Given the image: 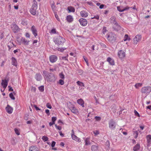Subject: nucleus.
<instances>
[{"label":"nucleus","mask_w":151,"mask_h":151,"mask_svg":"<svg viewBox=\"0 0 151 151\" xmlns=\"http://www.w3.org/2000/svg\"><path fill=\"white\" fill-rule=\"evenodd\" d=\"M134 113L135 116H137L139 117V114L136 111L134 110Z\"/></svg>","instance_id":"6e6d98bb"},{"label":"nucleus","mask_w":151,"mask_h":151,"mask_svg":"<svg viewBox=\"0 0 151 151\" xmlns=\"http://www.w3.org/2000/svg\"><path fill=\"white\" fill-rule=\"evenodd\" d=\"M65 41V39L60 36H58L54 40L55 44L58 45L63 44Z\"/></svg>","instance_id":"f03ea898"},{"label":"nucleus","mask_w":151,"mask_h":151,"mask_svg":"<svg viewBox=\"0 0 151 151\" xmlns=\"http://www.w3.org/2000/svg\"><path fill=\"white\" fill-rule=\"evenodd\" d=\"M34 107L37 110H40V109L38 107H37L36 105L34 106Z\"/></svg>","instance_id":"69168bd1"},{"label":"nucleus","mask_w":151,"mask_h":151,"mask_svg":"<svg viewBox=\"0 0 151 151\" xmlns=\"http://www.w3.org/2000/svg\"><path fill=\"white\" fill-rule=\"evenodd\" d=\"M110 22L113 25H114L117 23L116 21V17L114 16H112L110 19Z\"/></svg>","instance_id":"f3484780"},{"label":"nucleus","mask_w":151,"mask_h":151,"mask_svg":"<svg viewBox=\"0 0 151 151\" xmlns=\"http://www.w3.org/2000/svg\"><path fill=\"white\" fill-rule=\"evenodd\" d=\"M48 78V81L51 82L55 80V77L53 74L51 73H48L46 76Z\"/></svg>","instance_id":"9d476101"},{"label":"nucleus","mask_w":151,"mask_h":151,"mask_svg":"<svg viewBox=\"0 0 151 151\" xmlns=\"http://www.w3.org/2000/svg\"><path fill=\"white\" fill-rule=\"evenodd\" d=\"M12 65L15 66H17V62L15 58L12 57L11 58Z\"/></svg>","instance_id":"6ab92c4d"},{"label":"nucleus","mask_w":151,"mask_h":151,"mask_svg":"<svg viewBox=\"0 0 151 151\" xmlns=\"http://www.w3.org/2000/svg\"><path fill=\"white\" fill-rule=\"evenodd\" d=\"M66 19L68 22H70L73 20V18L71 16L69 15L67 17Z\"/></svg>","instance_id":"c756f323"},{"label":"nucleus","mask_w":151,"mask_h":151,"mask_svg":"<svg viewBox=\"0 0 151 151\" xmlns=\"http://www.w3.org/2000/svg\"><path fill=\"white\" fill-rule=\"evenodd\" d=\"M46 106L49 109H51L52 108L51 105L49 103H47L46 104Z\"/></svg>","instance_id":"8fccbe9b"},{"label":"nucleus","mask_w":151,"mask_h":151,"mask_svg":"<svg viewBox=\"0 0 151 151\" xmlns=\"http://www.w3.org/2000/svg\"><path fill=\"white\" fill-rule=\"evenodd\" d=\"M1 84L3 86L4 90L8 85V82L6 80H2Z\"/></svg>","instance_id":"2eb2a0df"},{"label":"nucleus","mask_w":151,"mask_h":151,"mask_svg":"<svg viewBox=\"0 0 151 151\" xmlns=\"http://www.w3.org/2000/svg\"><path fill=\"white\" fill-rule=\"evenodd\" d=\"M91 148L92 151H96L98 149V147L96 145H93L92 146Z\"/></svg>","instance_id":"2f4dec72"},{"label":"nucleus","mask_w":151,"mask_h":151,"mask_svg":"<svg viewBox=\"0 0 151 151\" xmlns=\"http://www.w3.org/2000/svg\"><path fill=\"white\" fill-rule=\"evenodd\" d=\"M151 91V88L150 86H145L142 88L141 92L142 93L148 95Z\"/></svg>","instance_id":"7ed1b4c3"},{"label":"nucleus","mask_w":151,"mask_h":151,"mask_svg":"<svg viewBox=\"0 0 151 151\" xmlns=\"http://www.w3.org/2000/svg\"><path fill=\"white\" fill-rule=\"evenodd\" d=\"M128 8H127V7H125L124 9H122L119 6H117V10L120 12H123L124 11H125L127 10Z\"/></svg>","instance_id":"7c9ffc66"},{"label":"nucleus","mask_w":151,"mask_h":151,"mask_svg":"<svg viewBox=\"0 0 151 151\" xmlns=\"http://www.w3.org/2000/svg\"><path fill=\"white\" fill-rule=\"evenodd\" d=\"M81 16L83 17H86L88 16V13L85 11H82L80 12Z\"/></svg>","instance_id":"b1692460"},{"label":"nucleus","mask_w":151,"mask_h":151,"mask_svg":"<svg viewBox=\"0 0 151 151\" xmlns=\"http://www.w3.org/2000/svg\"><path fill=\"white\" fill-rule=\"evenodd\" d=\"M14 131L16 134H17L18 135H19L20 134L19 132V131L17 129H15Z\"/></svg>","instance_id":"a18cd8bd"},{"label":"nucleus","mask_w":151,"mask_h":151,"mask_svg":"<svg viewBox=\"0 0 151 151\" xmlns=\"http://www.w3.org/2000/svg\"><path fill=\"white\" fill-rule=\"evenodd\" d=\"M57 118L55 117H52V122L54 123L55 124V122Z\"/></svg>","instance_id":"09e8293b"},{"label":"nucleus","mask_w":151,"mask_h":151,"mask_svg":"<svg viewBox=\"0 0 151 151\" xmlns=\"http://www.w3.org/2000/svg\"><path fill=\"white\" fill-rule=\"evenodd\" d=\"M57 57L55 55H51L49 57L50 61L52 63L55 62L57 60Z\"/></svg>","instance_id":"f8f14e48"},{"label":"nucleus","mask_w":151,"mask_h":151,"mask_svg":"<svg viewBox=\"0 0 151 151\" xmlns=\"http://www.w3.org/2000/svg\"><path fill=\"white\" fill-rule=\"evenodd\" d=\"M77 103L82 107H84V101L83 100L81 99H78L77 101Z\"/></svg>","instance_id":"5701e85b"},{"label":"nucleus","mask_w":151,"mask_h":151,"mask_svg":"<svg viewBox=\"0 0 151 151\" xmlns=\"http://www.w3.org/2000/svg\"><path fill=\"white\" fill-rule=\"evenodd\" d=\"M138 132L137 131H136L134 132V134L135 135L134 138L136 139L138 137Z\"/></svg>","instance_id":"c9c22d12"},{"label":"nucleus","mask_w":151,"mask_h":151,"mask_svg":"<svg viewBox=\"0 0 151 151\" xmlns=\"http://www.w3.org/2000/svg\"><path fill=\"white\" fill-rule=\"evenodd\" d=\"M107 61L111 65H114V60L110 57H108L107 58Z\"/></svg>","instance_id":"412c9836"},{"label":"nucleus","mask_w":151,"mask_h":151,"mask_svg":"<svg viewBox=\"0 0 151 151\" xmlns=\"http://www.w3.org/2000/svg\"><path fill=\"white\" fill-rule=\"evenodd\" d=\"M42 139L44 142H46L48 140V138L46 136H43L42 138Z\"/></svg>","instance_id":"f704fd0d"},{"label":"nucleus","mask_w":151,"mask_h":151,"mask_svg":"<svg viewBox=\"0 0 151 151\" xmlns=\"http://www.w3.org/2000/svg\"><path fill=\"white\" fill-rule=\"evenodd\" d=\"M59 133L60 134V135L62 137L64 136V134H63L61 131H60L59 132Z\"/></svg>","instance_id":"774afa93"},{"label":"nucleus","mask_w":151,"mask_h":151,"mask_svg":"<svg viewBox=\"0 0 151 151\" xmlns=\"http://www.w3.org/2000/svg\"><path fill=\"white\" fill-rule=\"evenodd\" d=\"M22 24L24 25H25L27 24V22L25 20H23L22 22Z\"/></svg>","instance_id":"c03bdc74"},{"label":"nucleus","mask_w":151,"mask_h":151,"mask_svg":"<svg viewBox=\"0 0 151 151\" xmlns=\"http://www.w3.org/2000/svg\"><path fill=\"white\" fill-rule=\"evenodd\" d=\"M8 87L9 88V91H13V89L12 88V87H11L9 86H8Z\"/></svg>","instance_id":"0e129e2a"},{"label":"nucleus","mask_w":151,"mask_h":151,"mask_svg":"<svg viewBox=\"0 0 151 151\" xmlns=\"http://www.w3.org/2000/svg\"><path fill=\"white\" fill-rule=\"evenodd\" d=\"M55 123H53V122H50L49 123V125L50 126H52L53 124H54Z\"/></svg>","instance_id":"338daca9"},{"label":"nucleus","mask_w":151,"mask_h":151,"mask_svg":"<svg viewBox=\"0 0 151 151\" xmlns=\"http://www.w3.org/2000/svg\"><path fill=\"white\" fill-rule=\"evenodd\" d=\"M6 109L7 112L9 114H11L13 111L12 108L9 105H7L6 108Z\"/></svg>","instance_id":"dca6fc26"},{"label":"nucleus","mask_w":151,"mask_h":151,"mask_svg":"<svg viewBox=\"0 0 151 151\" xmlns=\"http://www.w3.org/2000/svg\"><path fill=\"white\" fill-rule=\"evenodd\" d=\"M69 109L73 113L76 114L78 113V109L73 105L72 104L71 106L69 107Z\"/></svg>","instance_id":"9b49d317"},{"label":"nucleus","mask_w":151,"mask_h":151,"mask_svg":"<svg viewBox=\"0 0 151 151\" xmlns=\"http://www.w3.org/2000/svg\"><path fill=\"white\" fill-rule=\"evenodd\" d=\"M99 16L98 15H96L95 16H94V17H91V19H96L98 20L99 19Z\"/></svg>","instance_id":"5fc2aeb1"},{"label":"nucleus","mask_w":151,"mask_h":151,"mask_svg":"<svg viewBox=\"0 0 151 151\" xmlns=\"http://www.w3.org/2000/svg\"><path fill=\"white\" fill-rule=\"evenodd\" d=\"M118 55L119 58H123L125 57V53L124 50H120L118 52Z\"/></svg>","instance_id":"ddd939ff"},{"label":"nucleus","mask_w":151,"mask_h":151,"mask_svg":"<svg viewBox=\"0 0 151 151\" xmlns=\"http://www.w3.org/2000/svg\"><path fill=\"white\" fill-rule=\"evenodd\" d=\"M11 27L13 32L14 33H17L19 31V27L15 24H12Z\"/></svg>","instance_id":"1a4fd4ad"},{"label":"nucleus","mask_w":151,"mask_h":151,"mask_svg":"<svg viewBox=\"0 0 151 151\" xmlns=\"http://www.w3.org/2000/svg\"><path fill=\"white\" fill-rule=\"evenodd\" d=\"M31 30L34 36L35 37H36L37 35V31L34 26H33L32 27Z\"/></svg>","instance_id":"4468645a"},{"label":"nucleus","mask_w":151,"mask_h":151,"mask_svg":"<svg viewBox=\"0 0 151 151\" xmlns=\"http://www.w3.org/2000/svg\"><path fill=\"white\" fill-rule=\"evenodd\" d=\"M76 83L77 84V85L78 86L85 87V86L84 83L81 81H78L76 82Z\"/></svg>","instance_id":"473e14b6"},{"label":"nucleus","mask_w":151,"mask_h":151,"mask_svg":"<svg viewBox=\"0 0 151 151\" xmlns=\"http://www.w3.org/2000/svg\"><path fill=\"white\" fill-rule=\"evenodd\" d=\"M107 71L108 74L110 75L113 74L114 72L115 71V70H108Z\"/></svg>","instance_id":"72a5a7b5"},{"label":"nucleus","mask_w":151,"mask_h":151,"mask_svg":"<svg viewBox=\"0 0 151 151\" xmlns=\"http://www.w3.org/2000/svg\"><path fill=\"white\" fill-rule=\"evenodd\" d=\"M67 9L69 12H74L75 11V9L74 8L71 6H69L68 7Z\"/></svg>","instance_id":"c85d7f7f"},{"label":"nucleus","mask_w":151,"mask_h":151,"mask_svg":"<svg viewBox=\"0 0 151 151\" xmlns=\"http://www.w3.org/2000/svg\"><path fill=\"white\" fill-rule=\"evenodd\" d=\"M72 133L71 134V137L73 139L78 142H81V139L80 138L77 137L76 136L74 135L73 130H72Z\"/></svg>","instance_id":"6e6552de"},{"label":"nucleus","mask_w":151,"mask_h":151,"mask_svg":"<svg viewBox=\"0 0 151 151\" xmlns=\"http://www.w3.org/2000/svg\"><path fill=\"white\" fill-rule=\"evenodd\" d=\"M59 76L60 77L61 79H64V75L62 73H60L59 74Z\"/></svg>","instance_id":"864d4df0"},{"label":"nucleus","mask_w":151,"mask_h":151,"mask_svg":"<svg viewBox=\"0 0 151 151\" xmlns=\"http://www.w3.org/2000/svg\"><path fill=\"white\" fill-rule=\"evenodd\" d=\"M146 139H147V145H150L151 143V135L149 134L146 136Z\"/></svg>","instance_id":"aec40b11"},{"label":"nucleus","mask_w":151,"mask_h":151,"mask_svg":"<svg viewBox=\"0 0 151 151\" xmlns=\"http://www.w3.org/2000/svg\"><path fill=\"white\" fill-rule=\"evenodd\" d=\"M59 83L61 85H62L64 84V81L62 79H60L59 81Z\"/></svg>","instance_id":"37998d69"},{"label":"nucleus","mask_w":151,"mask_h":151,"mask_svg":"<svg viewBox=\"0 0 151 151\" xmlns=\"http://www.w3.org/2000/svg\"><path fill=\"white\" fill-rule=\"evenodd\" d=\"M142 84L141 83H137L135 85V87L136 88H138L139 87L141 86Z\"/></svg>","instance_id":"4c0bfd02"},{"label":"nucleus","mask_w":151,"mask_h":151,"mask_svg":"<svg viewBox=\"0 0 151 151\" xmlns=\"http://www.w3.org/2000/svg\"><path fill=\"white\" fill-rule=\"evenodd\" d=\"M55 127L57 129L59 130H61V129H62L61 127H60V126H57V125L56 124H55Z\"/></svg>","instance_id":"603ef678"},{"label":"nucleus","mask_w":151,"mask_h":151,"mask_svg":"<svg viewBox=\"0 0 151 151\" xmlns=\"http://www.w3.org/2000/svg\"><path fill=\"white\" fill-rule=\"evenodd\" d=\"M50 32L51 34H55L56 33V30L54 28L52 29Z\"/></svg>","instance_id":"58836bf2"},{"label":"nucleus","mask_w":151,"mask_h":151,"mask_svg":"<svg viewBox=\"0 0 151 151\" xmlns=\"http://www.w3.org/2000/svg\"><path fill=\"white\" fill-rule=\"evenodd\" d=\"M109 127L111 129H115L116 126V123L113 119H111L109 122Z\"/></svg>","instance_id":"39448f33"},{"label":"nucleus","mask_w":151,"mask_h":151,"mask_svg":"<svg viewBox=\"0 0 151 151\" xmlns=\"http://www.w3.org/2000/svg\"><path fill=\"white\" fill-rule=\"evenodd\" d=\"M61 59L63 60H66L67 61H68V59L67 58V57H61Z\"/></svg>","instance_id":"4d7b16f0"},{"label":"nucleus","mask_w":151,"mask_h":151,"mask_svg":"<svg viewBox=\"0 0 151 151\" xmlns=\"http://www.w3.org/2000/svg\"><path fill=\"white\" fill-rule=\"evenodd\" d=\"M37 3L35 0H33V5L30 9V12L33 15H37L38 14V12L36 11L37 8Z\"/></svg>","instance_id":"f257e3e1"},{"label":"nucleus","mask_w":151,"mask_h":151,"mask_svg":"<svg viewBox=\"0 0 151 151\" xmlns=\"http://www.w3.org/2000/svg\"><path fill=\"white\" fill-rule=\"evenodd\" d=\"M9 96L11 99L14 100L15 99V98L14 96L13 95L12 93H10L9 94Z\"/></svg>","instance_id":"79ce46f5"},{"label":"nucleus","mask_w":151,"mask_h":151,"mask_svg":"<svg viewBox=\"0 0 151 151\" xmlns=\"http://www.w3.org/2000/svg\"><path fill=\"white\" fill-rule=\"evenodd\" d=\"M140 148V146L139 144H137L134 147L133 150L134 151H137Z\"/></svg>","instance_id":"cd10ccee"},{"label":"nucleus","mask_w":151,"mask_h":151,"mask_svg":"<svg viewBox=\"0 0 151 151\" xmlns=\"http://www.w3.org/2000/svg\"><path fill=\"white\" fill-rule=\"evenodd\" d=\"M45 112L47 114V115H49L50 114V111L49 110L47 109H45Z\"/></svg>","instance_id":"13d9d810"},{"label":"nucleus","mask_w":151,"mask_h":151,"mask_svg":"<svg viewBox=\"0 0 151 151\" xmlns=\"http://www.w3.org/2000/svg\"><path fill=\"white\" fill-rule=\"evenodd\" d=\"M106 31V27H104L102 29V32L104 34H105Z\"/></svg>","instance_id":"49530a36"},{"label":"nucleus","mask_w":151,"mask_h":151,"mask_svg":"<svg viewBox=\"0 0 151 151\" xmlns=\"http://www.w3.org/2000/svg\"><path fill=\"white\" fill-rule=\"evenodd\" d=\"M93 133L95 134V136H96L99 134V132L98 130H95L93 132Z\"/></svg>","instance_id":"3c124183"},{"label":"nucleus","mask_w":151,"mask_h":151,"mask_svg":"<svg viewBox=\"0 0 151 151\" xmlns=\"http://www.w3.org/2000/svg\"><path fill=\"white\" fill-rule=\"evenodd\" d=\"M59 49H60V50L61 51V52H63V51L64 50H65L66 49V48H65L64 47H62V48H59Z\"/></svg>","instance_id":"e2e57ef3"},{"label":"nucleus","mask_w":151,"mask_h":151,"mask_svg":"<svg viewBox=\"0 0 151 151\" xmlns=\"http://www.w3.org/2000/svg\"><path fill=\"white\" fill-rule=\"evenodd\" d=\"M81 25L83 26H85L87 24V20L83 18H81L79 20Z\"/></svg>","instance_id":"0eeeda50"},{"label":"nucleus","mask_w":151,"mask_h":151,"mask_svg":"<svg viewBox=\"0 0 151 151\" xmlns=\"http://www.w3.org/2000/svg\"><path fill=\"white\" fill-rule=\"evenodd\" d=\"M29 151H38L37 147L32 146L29 148Z\"/></svg>","instance_id":"bb28decb"},{"label":"nucleus","mask_w":151,"mask_h":151,"mask_svg":"<svg viewBox=\"0 0 151 151\" xmlns=\"http://www.w3.org/2000/svg\"><path fill=\"white\" fill-rule=\"evenodd\" d=\"M42 77L40 73L37 74L35 76V78L37 81H40L42 79Z\"/></svg>","instance_id":"a878e982"},{"label":"nucleus","mask_w":151,"mask_h":151,"mask_svg":"<svg viewBox=\"0 0 151 151\" xmlns=\"http://www.w3.org/2000/svg\"><path fill=\"white\" fill-rule=\"evenodd\" d=\"M107 38L108 40L112 42L114 41L116 39V35L114 33L112 32H110L107 35Z\"/></svg>","instance_id":"20e7f679"},{"label":"nucleus","mask_w":151,"mask_h":151,"mask_svg":"<svg viewBox=\"0 0 151 151\" xmlns=\"http://www.w3.org/2000/svg\"><path fill=\"white\" fill-rule=\"evenodd\" d=\"M39 90L41 92H43L44 91V86H41L38 87Z\"/></svg>","instance_id":"ea45409f"},{"label":"nucleus","mask_w":151,"mask_h":151,"mask_svg":"<svg viewBox=\"0 0 151 151\" xmlns=\"http://www.w3.org/2000/svg\"><path fill=\"white\" fill-rule=\"evenodd\" d=\"M142 39L141 35H136L134 38L133 43L134 44L137 45L138 42H139Z\"/></svg>","instance_id":"423d86ee"},{"label":"nucleus","mask_w":151,"mask_h":151,"mask_svg":"<svg viewBox=\"0 0 151 151\" xmlns=\"http://www.w3.org/2000/svg\"><path fill=\"white\" fill-rule=\"evenodd\" d=\"M130 40V38L128 37V35H125L124 37V41L127 40Z\"/></svg>","instance_id":"a19ab883"},{"label":"nucleus","mask_w":151,"mask_h":151,"mask_svg":"<svg viewBox=\"0 0 151 151\" xmlns=\"http://www.w3.org/2000/svg\"><path fill=\"white\" fill-rule=\"evenodd\" d=\"M55 17L57 19L58 21H60V19L59 18L58 15L57 14H55Z\"/></svg>","instance_id":"680f3d73"},{"label":"nucleus","mask_w":151,"mask_h":151,"mask_svg":"<svg viewBox=\"0 0 151 151\" xmlns=\"http://www.w3.org/2000/svg\"><path fill=\"white\" fill-rule=\"evenodd\" d=\"M121 28V27L117 23L115 24H114L113 26V28L115 29V30L117 31L120 29Z\"/></svg>","instance_id":"393cba45"},{"label":"nucleus","mask_w":151,"mask_h":151,"mask_svg":"<svg viewBox=\"0 0 151 151\" xmlns=\"http://www.w3.org/2000/svg\"><path fill=\"white\" fill-rule=\"evenodd\" d=\"M51 6L53 10L55 9V6L54 5V2L52 1L51 3Z\"/></svg>","instance_id":"e433bc0d"},{"label":"nucleus","mask_w":151,"mask_h":151,"mask_svg":"<svg viewBox=\"0 0 151 151\" xmlns=\"http://www.w3.org/2000/svg\"><path fill=\"white\" fill-rule=\"evenodd\" d=\"M43 73L44 75H45V76L46 77L47 76V74H48L47 73V72H46L45 70H44L43 71Z\"/></svg>","instance_id":"052dcab7"},{"label":"nucleus","mask_w":151,"mask_h":151,"mask_svg":"<svg viewBox=\"0 0 151 151\" xmlns=\"http://www.w3.org/2000/svg\"><path fill=\"white\" fill-rule=\"evenodd\" d=\"M21 42L23 43L24 45H27L29 44V40H27L25 38L22 37L21 39Z\"/></svg>","instance_id":"4be33fe9"},{"label":"nucleus","mask_w":151,"mask_h":151,"mask_svg":"<svg viewBox=\"0 0 151 151\" xmlns=\"http://www.w3.org/2000/svg\"><path fill=\"white\" fill-rule=\"evenodd\" d=\"M55 143H56V142L55 141H52V144H51V147H53L55 146Z\"/></svg>","instance_id":"bf43d9fd"},{"label":"nucleus","mask_w":151,"mask_h":151,"mask_svg":"<svg viewBox=\"0 0 151 151\" xmlns=\"http://www.w3.org/2000/svg\"><path fill=\"white\" fill-rule=\"evenodd\" d=\"M90 138L89 137L86 138L85 139V144L84 147L86 146H88L91 145V143L90 141Z\"/></svg>","instance_id":"a211bd4d"},{"label":"nucleus","mask_w":151,"mask_h":151,"mask_svg":"<svg viewBox=\"0 0 151 151\" xmlns=\"http://www.w3.org/2000/svg\"><path fill=\"white\" fill-rule=\"evenodd\" d=\"M95 119L97 121H100L101 120V118L99 116H96L95 117Z\"/></svg>","instance_id":"de8ad7c7"}]
</instances>
